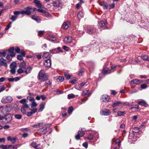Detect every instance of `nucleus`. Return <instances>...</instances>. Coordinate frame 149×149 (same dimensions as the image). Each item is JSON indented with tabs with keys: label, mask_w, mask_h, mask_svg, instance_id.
<instances>
[{
	"label": "nucleus",
	"mask_w": 149,
	"mask_h": 149,
	"mask_svg": "<svg viewBox=\"0 0 149 149\" xmlns=\"http://www.w3.org/2000/svg\"><path fill=\"white\" fill-rule=\"evenodd\" d=\"M37 11L39 12L44 13L45 14H46L47 13L44 10H43L42 9H37Z\"/></svg>",
	"instance_id": "nucleus-54"
},
{
	"label": "nucleus",
	"mask_w": 149,
	"mask_h": 149,
	"mask_svg": "<svg viewBox=\"0 0 149 149\" xmlns=\"http://www.w3.org/2000/svg\"><path fill=\"white\" fill-rule=\"evenodd\" d=\"M17 17L16 16L14 15L12 16L10 18V19L12 21H14L16 20Z\"/></svg>",
	"instance_id": "nucleus-56"
},
{
	"label": "nucleus",
	"mask_w": 149,
	"mask_h": 149,
	"mask_svg": "<svg viewBox=\"0 0 149 149\" xmlns=\"http://www.w3.org/2000/svg\"><path fill=\"white\" fill-rule=\"evenodd\" d=\"M115 5L114 3H112L109 5V8L110 9H113L115 7Z\"/></svg>",
	"instance_id": "nucleus-55"
},
{
	"label": "nucleus",
	"mask_w": 149,
	"mask_h": 149,
	"mask_svg": "<svg viewBox=\"0 0 149 149\" xmlns=\"http://www.w3.org/2000/svg\"><path fill=\"white\" fill-rule=\"evenodd\" d=\"M125 114V111H118L117 112V115L118 116H121Z\"/></svg>",
	"instance_id": "nucleus-43"
},
{
	"label": "nucleus",
	"mask_w": 149,
	"mask_h": 149,
	"mask_svg": "<svg viewBox=\"0 0 149 149\" xmlns=\"http://www.w3.org/2000/svg\"><path fill=\"white\" fill-rule=\"evenodd\" d=\"M122 104V102L121 101H117L113 103L112 105V107L114 108Z\"/></svg>",
	"instance_id": "nucleus-29"
},
{
	"label": "nucleus",
	"mask_w": 149,
	"mask_h": 149,
	"mask_svg": "<svg viewBox=\"0 0 149 149\" xmlns=\"http://www.w3.org/2000/svg\"><path fill=\"white\" fill-rule=\"evenodd\" d=\"M31 70V68L30 66H29L27 68L26 70L24 71V72L26 74H28L30 72Z\"/></svg>",
	"instance_id": "nucleus-37"
},
{
	"label": "nucleus",
	"mask_w": 149,
	"mask_h": 149,
	"mask_svg": "<svg viewBox=\"0 0 149 149\" xmlns=\"http://www.w3.org/2000/svg\"><path fill=\"white\" fill-rule=\"evenodd\" d=\"M63 49L66 51H68L69 49V48L67 46H64L63 47Z\"/></svg>",
	"instance_id": "nucleus-64"
},
{
	"label": "nucleus",
	"mask_w": 149,
	"mask_h": 149,
	"mask_svg": "<svg viewBox=\"0 0 149 149\" xmlns=\"http://www.w3.org/2000/svg\"><path fill=\"white\" fill-rule=\"evenodd\" d=\"M147 87V85L145 84H142L141 86V88L142 89H145Z\"/></svg>",
	"instance_id": "nucleus-63"
},
{
	"label": "nucleus",
	"mask_w": 149,
	"mask_h": 149,
	"mask_svg": "<svg viewBox=\"0 0 149 149\" xmlns=\"http://www.w3.org/2000/svg\"><path fill=\"white\" fill-rule=\"evenodd\" d=\"M73 111V108L72 107H70L69 108L68 112L69 114H70Z\"/></svg>",
	"instance_id": "nucleus-53"
},
{
	"label": "nucleus",
	"mask_w": 149,
	"mask_h": 149,
	"mask_svg": "<svg viewBox=\"0 0 149 149\" xmlns=\"http://www.w3.org/2000/svg\"><path fill=\"white\" fill-rule=\"evenodd\" d=\"M20 67L23 69H25L26 67V63L24 61H23L20 64Z\"/></svg>",
	"instance_id": "nucleus-42"
},
{
	"label": "nucleus",
	"mask_w": 149,
	"mask_h": 149,
	"mask_svg": "<svg viewBox=\"0 0 149 149\" xmlns=\"http://www.w3.org/2000/svg\"><path fill=\"white\" fill-rule=\"evenodd\" d=\"M5 118L7 122H10L12 120V116L11 114H8L6 115Z\"/></svg>",
	"instance_id": "nucleus-20"
},
{
	"label": "nucleus",
	"mask_w": 149,
	"mask_h": 149,
	"mask_svg": "<svg viewBox=\"0 0 149 149\" xmlns=\"http://www.w3.org/2000/svg\"><path fill=\"white\" fill-rule=\"evenodd\" d=\"M45 104L43 103H41L40 105V108L39 109L38 111L41 112L42 111L45 107Z\"/></svg>",
	"instance_id": "nucleus-30"
},
{
	"label": "nucleus",
	"mask_w": 149,
	"mask_h": 149,
	"mask_svg": "<svg viewBox=\"0 0 149 149\" xmlns=\"http://www.w3.org/2000/svg\"><path fill=\"white\" fill-rule=\"evenodd\" d=\"M87 97H86L85 98L81 100V102H79V103L80 104H82L85 102L87 100Z\"/></svg>",
	"instance_id": "nucleus-61"
},
{
	"label": "nucleus",
	"mask_w": 149,
	"mask_h": 149,
	"mask_svg": "<svg viewBox=\"0 0 149 149\" xmlns=\"http://www.w3.org/2000/svg\"><path fill=\"white\" fill-rule=\"evenodd\" d=\"M19 79V78L18 77H16L14 78H8V80L9 82L13 81H17Z\"/></svg>",
	"instance_id": "nucleus-32"
},
{
	"label": "nucleus",
	"mask_w": 149,
	"mask_h": 149,
	"mask_svg": "<svg viewBox=\"0 0 149 149\" xmlns=\"http://www.w3.org/2000/svg\"><path fill=\"white\" fill-rule=\"evenodd\" d=\"M14 116L16 118L18 119H21L22 117V116L20 114H15L14 115Z\"/></svg>",
	"instance_id": "nucleus-45"
},
{
	"label": "nucleus",
	"mask_w": 149,
	"mask_h": 149,
	"mask_svg": "<svg viewBox=\"0 0 149 149\" xmlns=\"http://www.w3.org/2000/svg\"><path fill=\"white\" fill-rule=\"evenodd\" d=\"M31 18L33 19L36 21L38 23L40 22V19L38 16L33 15L32 16Z\"/></svg>",
	"instance_id": "nucleus-26"
},
{
	"label": "nucleus",
	"mask_w": 149,
	"mask_h": 149,
	"mask_svg": "<svg viewBox=\"0 0 149 149\" xmlns=\"http://www.w3.org/2000/svg\"><path fill=\"white\" fill-rule=\"evenodd\" d=\"M138 104L142 106L146 107L148 106V104L146 103V102L144 100L139 101L138 102Z\"/></svg>",
	"instance_id": "nucleus-24"
},
{
	"label": "nucleus",
	"mask_w": 149,
	"mask_h": 149,
	"mask_svg": "<svg viewBox=\"0 0 149 149\" xmlns=\"http://www.w3.org/2000/svg\"><path fill=\"white\" fill-rule=\"evenodd\" d=\"M34 2L36 4V6L38 8H40L42 7V5L39 1L34 0Z\"/></svg>",
	"instance_id": "nucleus-23"
},
{
	"label": "nucleus",
	"mask_w": 149,
	"mask_h": 149,
	"mask_svg": "<svg viewBox=\"0 0 149 149\" xmlns=\"http://www.w3.org/2000/svg\"><path fill=\"white\" fill-rule=\"evenodd\" d=\"M12 24V22H10L9 23V24L7 25V26L5 28V30H7L9 29V28L10 27V25Z\"/></svg>",
	"instance_id": "nucleus-60"
},
{
	"label": "nucleus",
	"mask_w": 149,
	"mask_h": 149,
	"mask_svg": "<svg viewBox=\"0 0 149 149\" xmlns=\"http://www.w3.org/2000/svg\"><path fill=\"white\" fill-rule=\"evenodd\" d=\"M44 65L47 67H50L51 66V60L50 59H47L45 60L44 63Z\"/></svg>",
	"instance_id": "nucleus-16"
},
{
	"label": "nucleus",
	"mask_w": 149,
	"mask_h": 149,
	"mask_svg": "<svg viewBox=\"0 0 149 149\" xmlns=\"http://www.w3.org/2000/svg\"><path fill=\"white\" fill-rule=\"evenodd\" d=\"M43 123H38L37 124L33 125L32 127L35 128H38L42 127L43 125Z\"/></svg>",
	"instance_id": "nucleus-31"
},
{
	"label": "nucleus",
	"mask_w": 149,
	"mask_h": 149,
	"mask_svg": "<svg viewBox=\"0 0 149 149\" xmlns=\"http://www.w3.org/2000/svg\"><path fill=\"white\" fill-rule=\"evenodd\" d=\"M75 97V95L73 94H69L68 95V98L69 99H70L72 98H74Z\"/></svg>",
	"instance_id": "nucleus-44"
},
{
	"label": "nucleus",
	"mask_w": 149,
	"mask_h": 149,
	"mask_svg": "<svg viewBox=\"0 0 149 149\" xmlns=\"http://www.w3.org/2000/svg\"><path fill=\"white\" fill-rule=\"evenodd\" d=\"M17 72L19 74H21L24 72V71L22 70V68H20L17 71Z\"/></svg>",
	"instance_id": "nucleus-59"
},
{
	"label": "nucleus",
	"mask_w": 149,
	"mask_h": 149,
	"mask_svg": "<svg viewBox=\"0 0 149 149\" xmlns=\"http://www.w3.org/2000/svg\"><path fill=\"white\" fill-rule=\"evenodd\" d=\"M64 78L63 77L59 76L57 77L56 79L58 81H59L60 82H62L64 81Z\"/></svg>",
	"instance_id": "nucleus-36"
},
{
	"label": "nucleus",
	"mask_w": 149,
	"mask_h": 149,
	"mask_svg": "<svg viewBox=\"0 0 149 149\" xmlns=\"http://www.w3.org/2000/svg\"><path fill=\"white\" fill-rule=\"evenodd\" d=\"M47 38L49 40L54 42H55L56 40V38L53 36H49L47 37Z\"/></svg>",
	"instance_id": "nucleus-22"
},
{
	"label": "nucleus",
	"mask_w": 149,
	"mask_h": 149,
	"mask_svg": "<svg viewBox=\"0 0 149 149\" xmlns=\"http://www.w3.org/2000/svg\"><path fill=\"white\" fill-rule=\"evenodd\" d=\"M53 5L56 7H61L62 4L61 2L59 0H56L53 3Z\"/></svg>",
	"instance_id": "nucleus-17"
},
{
	"label": "nucleus",
	"mask_w": 149,
	"mask_h": 149,
	"mask_svg": "<svg viewBox=\"0 0 149 149\" xmlns=\"http://www.w3.org/2000/svg\"><path fill=\"white\" fill-rule=\"evenodd\" d=\"M13 14L15 16H16V17H17V16L19 15L20 14H22V11H15L13 12Z\"/></svg>",
	"instance_id": "nucleus-39"
},
{
	"label": "nucleus",
	"mask_w": 149,
	"mask_h": 149,
	"mask_svg": "<svg viewBox=\"0 0 149 149\" xmlns=\"http://www.w3.org/2000/svg\"><path fill=\"white\" fill-rule=\"evenodd\" d=\"M100 99L102 102H109L110 100V97L107 95H102Z\"/></svg>",
	"instance_id": "nucleus-7"
},
{
	"label": "nucleus",
	"mask_w": 149,
	"mask_h": 149,
	"mask_svg": "<svg viewBox=\"0 0 149 149\" xmlns=\"http://www.w3.org/2000/svg\"><path fill=\"white\" fill-rule=\"evenodd\" d=\"M31 146L36 149H40L41 147V146L38 142L33 141L31 144Z\"/></svg>",
	"instance_id": "nucleus-8"
},
{
	"label": "nucleus",
	"mask_w": 149,
	"mask_h": 149,
	"mask_svg": "<svg viewBox=\"0 0 149 149\" xmlns=\"http://www.w3.org/2000/svg\"><path fill=\"white\" fill-rule=\"evenodd\" d=\"M86 131L85 129L83 128L81 129L78 132V134L75 135V138L76 140H78L80 139V137H83L85 134V132Z\"/></svg>",
	"instance_id": "nucleus-3"
},
{
	"label": "nucleus",
	"mask_w": 149,
	"mask_h": 149,
	"mask_svg": "<svg viewBox=\"0 0 149 149\" xmlns=\"http://www.w3.org/2000/svg\"><path fill=\"white\" fill-rule=\"evenodd\" d=\"M70 25V24L69 22L67 21L64 22L62 25V27L65 29H67Z\"/></svg>",
	"instance_id": "nucleus-18"
},
{
	"label": "nucleus",
	"mask_w": 149,
	"mask_h": 149,
	"mask_svg": "<svg viewBox=\"0 0 149 149\" xmlns=\"http://www.w3.org/2000/svg\"><path fill=\"white\" fill-rule=\"evenodd\" d=\"M100 5L102 6L104 9H107L108 8V6L105 1H103L100 2Z\"/></svg>",
	"instance_id": "nucleus-15"
},
{
	"label": "nucleus",
	"mask_w": 149,
	"mask_h": 149,
	"mask_svg": "<svg viewBox=\"0 0 149 149\" xmlns=\"http://www.w3.org/2000/svg\"><path fill=\"white\" fill-rule=\"evenodd\" d=\"M84 16V13L83 12V11L82 10H81L77 14V17L79 19H80L83 17Z\"/></svg>",
	"instance_id": "nucleus-28"
},
{
	"label": "nucleus",
	"mask_w": 149,
	"mask_h": 149,
	"mask_svg": "<svg viewBox=\"0 0 149 149\" xmlns=\"http://www.w3.org/2000/svg\"><path fill=\"white\" fill-rule=\"evenodd\" d=\"M50 52L52 54H55L58 53V52L56 49L50 50Z\"/></svg>",
	"instance_id": "nucleus-50"
},
{
	"label": "nucleus",
	"mask_w": 149,
	"mask_h": 149,
	"mask_svg": "<svg viewBox=\"0 0 149 149\" xmlns=\"http://www.w3.org/2000/svg\"><path fill=\"white\" fill-rule=\"evenodd\" d=\"M32 9L31 6H28L24 8V10L22 11V15H23L26 14L27 15H30L31 14V12L30 11Z\"/></svg>",
	"instance_id": "nucleus-4"
},
{
	"label": "nucleus",
	"mask_w": 149,
	"mask_h": 149,
	"mask_svg": "<svg viewBox=\"0 0 149 149\" xmlns=\"http://www.w3.org/2000/svg\"><path fill=\"white\" fill-rule=\"evenodd\" d=\"M29 106L28 104H25L24 106H22L21 109V111L23 114H25L26 113V111L25 108L28 109Z\"/></svg>",
	"instance_id": "nucleus-14"
},
{
	"label": "nucleus",
	"mask_w": 149,
	"mask_h": 149,
	"mask_svg": "<svg viewBox=\"0 0 149 149\" xmlns=\"http://www.w3.org/2000/svg\"><path fill=\"white\" fill-rule=\"evenodd\" d=\"M72 38L70 36L66 37L64 39V42L67 43H70L72 42Z\"/></svg>",
	"instance_id": "nucleus-21"
},
{
	"label": "nucleus",
	"mask_w": 149,
	"mask_h": 149,
	"mask_svg": "<svg viewBox=\"0 0 149 149\" xmlns=\"http://www.w3.org/2000/svg\"><path fill=\"white\" fill-rule=\"evenodd\" d=\"M13 100V97L10 96H8L3 97L1 102L3 104H7L12 102Z\"/></svg>",
	"instance_id": "nucleus-2"
},
{
	"label": "nucleus",
	"mask_w": 149,
	"mask_h": 149,
	"mask_svg": "<svg viewBox=\"0 0 149 149\" xmlns=\"http://www.w3.org/2000/svg\"><path fill=\"white\" fill-rule=\"evenodd\" d=\"M17 58L18 60L20 61H22L23 59V56L21 55H17Z\"/></svg>",
	"instance_id": "nucleus-51"
},
{
	"label": "nucleus",
	"mask_w": 149,
	"mask_h": 149,
	"mask_svg": "<svg viewBox=\"0 0 149 149\" xmlns=\"http://www.w3.org/2000/svg\"><path fill=\"white\" fill-rule=\"evenodd\" d=\"M8 148L10 149H17V145L15 146H12L11 145H8Z\"/></svg>",
	"instance_id": "nucleus-41"
},
{
	"label": "nucleus",
	"mask_w": 149,
	"mask_h": 149,
	"mask_svg": "<svg viewBox=\"0 0 149 149\" xmlns=\"http://www.w3.org/2000/svg\"><path fill=\"white\" fill-rule=\"evenodd\" d=\"M29 100L32 103V104L31 105V108L36 107L37 106V104L35 102V100L34 98L33 97H30Z\"/></svg>",
	"instance_id": "nucleus-13"
},
{
	"label": "nucleus",
	"mask_w": 149,
	"mask_h": 149,
	"mask_svg": "<svg viewBox=\"0 0 149 149\" xmlns=\"http://www.w3.org/2000/svg\"><path fill=\"white\" fill-rule=\"evenodd\" d=\"M89 83L88 81L81 82L80 84H79L78 85V90H81L84 86H86L89 84Z\"/></svg>",
	"instance_id": "nucleus-11"
},
{
	"label": "nucleus",
	"mask_w": 149,
	"mask_h": 149,
	"mask_svg": "<svg viewBox=\"0 0 149 149\" xmlns=\"http://www.w3.org/2000/svg\"><path fill=\"white\" fill-rule=\"evenodd\" d=\"M102 73L104 74H110L111 73V70H106L103 69L102 70Z\"/></svg>",
	"instance_id": "nucleus-33"
},
{
	"label": "nucleus",
	"mask_w": 149,
	"mask_h": 149,
	"mask_svg": "<svg viewBox=\"0 0 149 149\" xmlns=\"http://www.w3.org/2000/svg\"><path fill=\"white\" fill-rule=\"evenodd\" d=\"M111 113L110 110L108 109L102 110L100 111V114L101 115L108 116L110 115Z\"/></svg>",
	"instance_id": "nucleus-10"
},
{
	"label": "nucleus",
	"mask_w": 149,
	"mask_h": 149,
	"mask_svg": "<svg viewBox=\"0 0 149 149\" xmlns=\"http://www.w3.org/2000/svg\"><path fill=\"white\" fill-rule=\"evenodd\" d=\"M116 144H118V146L120 147L121 145V141L119 139H116Z\"/></svg>",
	"instance_id": "nucleus-49"
},
{
	"label": "nucleus",
	"mask_w": 149,
	"mask_h": 149,
	"mask_svg": "<svg viewBox=\"0 0 149 149\" xmlns=\"http://www.w3.org/2000/svg\"><path fill=\"white\" fill-rule=\"evenodd\" d=\"M26 100L25 99H22L19 101L20 103L23 104L22 106H24L25 104H27L26 103Z\"/></svg>",
	"instance_id": "nucleus-40"
},
{
	"label": "nucleus",
	"mask_w": 149,
	"mask_h": 149,
	"mask_svg": "<svg viewBox=\"0 0 149 149\" xmlns=\"http://www.w3.org/2000/svg\"><path fill=\"white\" fill-rule=\"evenodd\" d=\"M80 2L77 4L76 6V8L77 9H79L81 6V5L84 3V1L82 0H79Z\"/></svg>",
	"instance_id": "nucleus-38"
},
{
	"label": "nucleus",
	"mask_w": 149,
	"mask_h": 149,
	"mask_svg": "<svg viewBox=\"0 0 149 149\" xmlns=\"http://www.w3.org/2000/svg\"><path fill=\"white\" fill-rule=\"evenodd\" d=\"M88 92H89V90H86L83 91H82V95L83 96H84V95H86L87 94L88 97H89L90 95L91 94H90V93H88H88Z\"/></svg>",
	"instance_id": "nucleus-35"
},
{
	"label": "nucleus",
	"mask_w": 149,
	"mask_h": 149,
	"mask_svg": "<svg viewBox=\"0 0 149 149\" xmlns=\"http://www.w3.org/2000/svg\"><path fill=\"white\" fill-rule=\"evenodd\" d=\"M44 31H40L38 32V36H41L44 34Z\"/></svg>",
	"instance_id": "nucleus-46"
},
{
	"label": "nucleus",
	"mask_w": 149,
	"mask_h": 149,
	"mask_svg": "<svg viewBox=\"0 0 149 149\" xmlns=\"http://www.w3.org/2000/svg\"><path fill=\"white\" fill-rule=\"evenodd\" d=\"M131 83L132 84H139L141 83V82L139 80L137 79H134L131 80Z\"/></svg>",
	"instance_id": "nucleus-25"
},
{
	"label": "nucleus",
	"mask_w": 149,
	"mask_h": 149,
	"mask_svg": "<svg viewBox=\"0 0 149 149\" xmlns=\"http://www.w3.org/2000/svg\"><path fill=\"white\" fill-rule=\"evenodd\" d=\"M0 66H4L7 67V61L3 58L0 59Z\"/></svg>",
	"instance_id": "nucleus-12"
},
{
	"label": "nucleus",
	"mask_w": 149,
	"mask_h": 149,
	"mask_svg": "<svg viewBox=\"0 0 149 149\" xmlns=\"http://www.w3.org/2000/svg\"><path fill=\"white\" fill-rule=\"evenodd\" d=\"M16 64L15 62H13L10 64V68L11 69L10 72L12 74H15V70L16 67Z\"/></svg>",
	"instance_id": "nucleus-6"
},
{
	"label": "nucleus",
	"mask_w": 149,
	"mask_h": 149,
	"mask_svg": "<svg viewBox=\"0 0 149 149\" xmlns=\"http://www.w3.org/2000/svg\"><path fill=\"white\" fill-rule=\"evenodd\" d=\"M45 85L46 84L49 85H51V82H50V81L47 78L46 80H45Z\"/></svg>",
	"instance_id": "nucleus-48"
},
{
	"label": "nucleus",
	"mask_w": 149,
	"mask_h": 149,
	"mask_svg": "<svg viewBox=\"0 0 149 149\" xmlns=\"http://www.w3.org/2000/svg\"><path fill=\"white\" fill-rule=\"evenodd\" d=\"M142 58L145 60L149 61V57L146 54H143L141 56Z\"/></svg>",
	"instance_id": "nucleus-34"
},
{
	"label": "nucleus",
	"mask_w": 149,
	"mask_h": 149,
	"mask_svg": "<svg viewBox=\"0 0 149 149\" xmlns=\"http://www.w3.org/2000/svg\"><path fill=\"white\" fill-rule=\"evenodd\" d=\"M64 75L65 77L67 79H70L71 77V76L69 75L68 73H65L64 74Z\"/></svg>",
	"instance_id": "nucleus-47"
},
{
	"label": "nucleus",
	"mask_w": 149,
	"mask_h": 149,
	"mask_svg": "<svg viewBox=\"0 0 149 149\" xmlns=\"http://www.w3.org/2000/svg\"><path fill=\"white\" fill-rule=\"evenodd\" d=\"M96 31V29L93 26L88 29L87 32L88 33L90 34H92L95 32Z\"/></svg>",
	"instance_id": "nucleus-19"
},
{
	"label": "nucleus",
	"mask_w": 149,
	"mask_h": 149,
	"mask_svg": "<svg viewBox=\"0 0 149 149\" xmlns=\"http://www.w3.org/2000/svg\"><path fill=\"white\" fill-rule=\"evenodd\" d=\"M0 148H1L2 149H7L8 148V146L1 145H0Z\"/></svg>",
	"instance_id": "nucleus-57"
},
{
	"label": "nucleus",
	"mask_w": 149,
	"mask_h": 149,
	"mask_svg": "<svg viewBox=\"0 0 149 149\" xmlns=\"http://www.w3.org/2000/svg\"><path fill=\"white\" fill-rule=\"evenodd\" d=\"M43 57L44 58L50 59V54L49 52H45L43 54Z\"/></svg>",
	"instance_id": "nucleus-27"
},
{
	"label": "nucleus",
	"mask_w": 149,
	"mask_h": 149,
	"mask_svg": "<svg viewBox=\"0 0 149 149\" xmlns=\"http://www.w3.org/2000/svg\"><path fill=\"white\" fill-rule=\"evenodd\" d=\"M106 21L104 22L103 21H100L99 22L98 28L101 30L105 29L106 28L107 29H108L106 25Z\"/></svg>",
	"instance_id": "nucleus-5"
},
{
	"label": "nucleus",
	"mask_w": 149,
	"mask_h": 149,
	"mask_svg": "<svg viewBox=\"0 0 149 149\" xmlns=\"http://www.w3.org/2000/svg\"><path fill=\"white\" fill-rule=\"evenodd\" d=\"M77 81L76 79H74L71 80L70 81V82L72 84H75Z\"/></svg>",
	"instance_id": "nucleus-62"
},
{
	"label": "nucleus",
	"mask_w": 149,
	"mask_h": 149,
	"mask_svg": "<svg viewBox=\"0 0 149 149\" xmlns=\"http://www.w3.org/2000/svg\"><path fill=\"white\" fill-rule=\"evenodd\" d=\"M47 128L46 127H44L40 128L38 130V132L40 134H45L47 132Z\"/></svg>",
	"instance_id": "nucleus-9"
},
{
	"label": "nucleus",
	"mask_w": 149,
	"mask_h": 149,
	"mask_svg": "<svg viewBox=\"0 0 149 149\" xmlns=\"http://www.w3.org/2000/svg\"><path fill=\"white\" fill-rule=\"evenodd\" d=\"M30 110H31V112L32 113V114H34L37 111V108H35L33 109H31Z\"/></svg>",
	"instance_id": "nucleus-58"
},
{
	"label": "nucleus",
	"mask_w": 149,
	"mask_h": 149,
	"mask_svg": "<svg viewBox=\"0 0 149 149\" xmlns=\"http://www.w3.org/2000/svg\"><path fill=\"white\" fill-rule=\"evenodd\" d=\"M47 77L43 70H41L39 72L38 78L41 81H44L47 79Z\"/></svg>",
	"instance_id": "nucleus-1"
},
{
	"label": "nucleus",
	"mask_w": 149,
	"mask_h": 149,
	"mask_svg": "<svg viewBox=\"0 0 149 149\" xmlns=\"http://www.w3.org/2000/svg\"><path fill=\"white\" fill-rule=\"evenodd\" d=\"M93 135L90 134L87 137V138L89 140H91L93 139Z\"/></svg>",
	"instance_id": "nucleus-52"
}]
</instances>
